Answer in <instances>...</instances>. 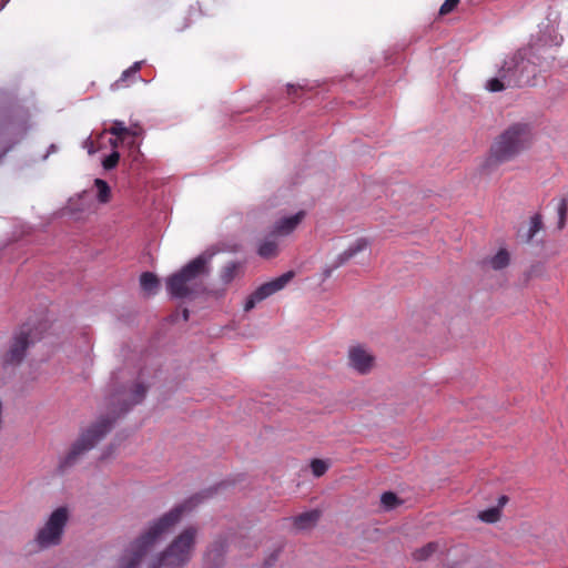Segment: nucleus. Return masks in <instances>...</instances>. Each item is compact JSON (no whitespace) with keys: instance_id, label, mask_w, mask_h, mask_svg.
Wrapping results in <instances>:
<instances>
[{"instance_id":"b1692460","label":"nucleus","mask_w":568,"mask_h":568,"mask_svg":"<svg viewBox=\"0 0 568 568\" xmlns=\"http://www.w3.org/2000/svg\"><path fill=\"white\" fill-rule=\"evenodd\" d=\"M439 548V544L437 541H430L427 545L416 549L413 552V558L417 561H423L428 559L433 554H435Z\"/></svg>"},{"instance_id":"393cba45","label":"nucleus","mask_w":568,"mask_h":568,"mask_svg":"<svg viewBox=\"0 0 568 568\" xmlns=\"http://www.w3.org/2000/svg\"><path fill=\"white\" fill-rule=\"evenodd\" d=\"M94 185L98 190L97 199L100 203H108L111 199V189L102 179H95Z\"/></svg>"},{"instance_id":"dca6fc26","label":"nucleus","mask_w":568,"mask_h":568,"mask_svg":"<svg viewBox=\"0 0 568 568\" xmlns=\"http://www.w3.org/2000/svg\"><path fill=\"white\" fill-rule=\"evenodd\" d=\"M226 539L223 537H219L210 545L205 554L206 561L214 566H220L223 561V557L226 552Z\"/></svg>"},{"instance_id":"20e7f679","label":"nucleus","mask_w":568,"mask_h":568,"mask_svg":"<svg viewBox=\"0 0 568 568\" xmlns=\"http://www.w3.org/2000/svg\"><path fill=\"white\" fill-rule=\"evenodd\" d=\"M213 254H200L179 272L165 281L166 291L172 298L193 300L206 292L203 278L211 272L210 262Z\"/></svg>"},{"instance_id":"7ed1b4c3","label":"nucleus","mask_w":568,"mask_h":568,"mask_svg":"<svg viewBox=\"0 0 568 568\" xmlns=\"http://www.w3.org/2000/svg\"><path fill=\"white\" fill-rule=\"evenodd\" d=\"M190 499L176 505L156 520L136 538L120 558L119 568H138L143 557L181 521L183 515L193 507Z\"/></svg>"},{"instance_id":"6ab92c4d","label":"nucleus","mask_w":568,"mask_h":568,"mask_svg":"<svg viewBox=\"0 0 568 568\" xmlns=\"http://www.w3.org/2000/svg\"><path fill=\"white\" fill-rule=\"evenodd\" d=\"M272 235L261 242L257 253L263 258H273L278 254V243Z\"/></svg>"},{"instance_id":"f704fd0d","label":"nucleus","mask_w":568,"mask_h":568,"mask_svg":"<svg viewBox=\"0 0 568 568\" xmlns=\"http://www.w3.org/2000/svg\"><path fill=\"white\" fill-rule=\"evenodd\" d=\"M142 134H143V129L140 124L134 123V124L128 126L126 139L128 138L135 139V138L141 136Z\"/></svg>"},{"instance_id":"c85d7f7f","label":"nucleus","mask_w":568,"mask_h":568,"mask_svg":"<svg viewBox=\"0 0 568 568\" xmlns=\"http://www.w3.org/2000/svg\"><path fill=\"white\" fill-rule=\"evenodd\" d=\"M369 246V241L366 237L357 239L352 245H349L345 252L348 256L354 257L356 254L363 252Z\"/></svg>"},{"instance_id":"2f4dec72","label":"nucleus","mask_w":568,"mask_h":568,"mask_svg":"<svg viewBox=\"0 0 568 568\" xmlns=\"http://www.w3.org/2000/svg\"><path fill=\"white\" fill-rule=\"evenodd\" d=\"M311 469H312V473L315 477H321L323 476L326 470L328 469V465L325 460L323 459H313L311 462Z\"/></svg>"},{"instance_id":"e433bc0d","label":"nucleus","mask_w":568,"mask_h":568,"mask_svg":"<svg viewBox=\"0 0 568 568\" xmlns=\"http://www.w3.org/2000/svg\"><path fill=\"white\" fill-rule=\"evenodd\" d=\"M508 503V497L503 495L498 498V505L496 507L499 508V511L501 513V508Z\"/></svg>"},{"instance_id":"a211bd4d","label":"nucleus","mask_w":568,"mask_h":568,"mask_svg":"<svg viewBox=\"0 0 568 568\" xmlns=\"http://www.w3.org/2000/svg\"><path fill=\"white\" fill-rule=\"evenodd\" d=\"M244 266L241 262H230L223 266L220 273V278L224 285H229L236 277L243 274Z\"/></svg>"},{"instance_id":"72a5a7b5","label":"nucleus","mask_w":568,"mask_h":568,"mask_svg":"<svg viewBox=\"0 0 568 568\" xmlns=\"http://www.w3.org/2000/svg\"><path fill=\"white\" fill-rule=\"evenodd\" d=\"M459 1L460 0H445V2L439 8V14L446 16L450 13L456 8Z\"/></svg>"},{"instance_id":"1a4fd4ad","label":"nucleus","mask_w":568,"mask_h":568,"mask_svg":"<svg viewBox=\"0 0 568 568\" xmlns=\"http://www.w3.org/2000/svg\"><path fill=\"white\" fill-rule=\"evenodd\" d=\"M69 520V510L62 506L57 508L48 518L44 526L38 531L36 541L41 549L58 546L62 540L64 527Z\"/></svg>"},{"instance_id":"4c0bfd02","label":"nucleus","mask_w":568,"mask_h":568,"mask_svg":"<svg viewBox=\"0 0 568 568\" xmlns=\"http://www.w3.org/2000/svg\"><path fill=\"white\" fill-rule=\"evenodd\" d=\"M298 89H302V85L287 84V93H288V95L295 94Z\"/></svg>"},{"instance_id":"aec40b11","label":"nucleus","mask_w":568,"mask_h":568,"mask_svg":"<svg viewBox=\"0 0 568 568\" xmlns=\"http://www.w3.org/2000/svg\"><path fill=\"white\" fill-rule=\"evenodd\" d=\"M485 263L495 271L504 270L510 263V254L506 248H499L498 252Z\"/></svg>"},{"instance_id":"f03ea898","label":"nucleus","mask_w":568,"mask_h":568,"mask_svg":"<svg viewBox=\"0 0 568 568\" xmlns=\"http://www.w3.org/2000/svg\"><path fill=\"white\" fill-rule=\"evenodd\" d=\"M562 37L555 34L551 43L539 38L528 48H523L514 54L507 57L501 67L503 78L507 80V84L515 87H524L531 84L538 68L549 67L555 60L552 54L554 48L559 47Z\"/></svg>"},{"instance_id":"423d86ee","label":"nucleus","mask_w":568,"mask_h":568,"mask_svg":"<svg viewBox=\"0 0 568 568\" xmlns=\"http://www.w3.org/2000/svg\"><path fill=\"white\" fill-rule=\"evenodd\" d=\"M199 529L185 527L148 568H183L193 556Z\"/></svg>"},{"instance_id":"2eb2a0df","label":"nucleus","mask_w":568,"mask_h":568,"mask_svg":"<svg viewBox=\"0 0 568 568\" xmlns=\"http://www.w3.org/2000/svg\"><path fill=\"white\" fill-rule=\"evenodd\" d=\"M321 518V511L317 509L308 510L292 517L293 526L297 531L310 530L316 526Z\"/></svg>"},{"instance_id":"6e6552de","label":"nucleus","mask_w":568,"mask_h":568,"mask_svg":"<svg viewBox=\"0 0 568 568\" xmlns=\"http://www.w3.org/2000/svg\"><path fill=\"white\" fill-rule=\"evenodd\" d=\"M69 520V510L62 506L57 508L48 518L44 526L38 531L36 541L41 549L58 546L62 540L64 527Z\"/></svg>"},{"instance_id":"f3484780","label":"nucleus","mask_w":568,"mask_h":568,"mask_svg":"<svg viewBox=\"0 0 568 568\" xmlns=\"http://www.w3.org/2000/svg\"><path fill=\"white\" fill-rule=\"evenodd\" d=\"M143 61L134 62L129 69L124 70L120 77L113 84L112 89H120L128 85V82H135L139 79V71L141 70Z\"/></svg>"},{"instance_id":"c9c22d12","label":"nucleus","mask_w":568,"mask_h":568,"mask_svg":"<svg viewBox=\"0 0 568 568\" xmlns=\"http://www.w3.org/2000/svg\"><path fill=\"white\" fill-rule=\"evenodd\" d=\"M352 257L344 251L337 255L336 260L333 262V268H338L348 262Z\"/></svg>"},{"instance_id":"a878e982","label":"nucleus","mask_w":568,"mask_h":568,"mask_svg":"<svg viewBox=\"0 0 568 568\" xmlns=\"http://www.w3.org/2000/svg\"><path fill=\"white\" fill-rule=\"evenodd\" d=\"M567 213H568V197L564 196L559 200L557 205V215H558V222H557V229L562 230L566 226L567 222Z\"/></svg>"},{"instance_id":"37998d69","label":"nucleus","mask_w":568,"mask_h":568,"mask_svg":"<svg viewBox=\"0 0 568 568\" xmlns=\"http://www.w3.org/2000/svg\"><path fill=\"white\" fill-rule=\"evenodd\" d=\"M189 317H190L189 310L187 308H183V311H182V318H183V321L186 322L189 320Z\"/></svg>"},{"instance_id":"a19ab883","label":"nucleus","mask_w":568,"mask_h":568,"mask_svg":"<svg viewBox=\"0 0 568 568\" xmlns=\"http://www.w3.org/2000/svg\"><path fill=\"white\" fill-rule=\"evenodd\" d=\"M123 141H121V139L116 138L115 139H111L110 140V144L112 145L113 149H116L119 148L120 143H122Z\"/></svg>"},{"instance_id":"cd10ccee","label":"nucleus","mask_w":568,"mask_h":568,"mask_svg":"<svg viewBox=\"0 0 568 568\" xmlns=\"http://www.w3.org/2000/svg\"><path fill=\"white\" fill-rule=\"evenodd\" d=\"M501 513L498 507H491L478 514V518L488 524H494L500 519Z\"/></svg>"},{"instance_id":"9d476101","label":"nucleus","mask_w":568,"mask_h":568,"mask_svg":"<svg viewBox=\"0 0 568 568\" xmlns=\"http://www.w3.org/2000/svg\"><path fill=\"white\" fill-rule=\"evenodd\" d=\"M32 333L31 325L24 324L13 334L7 351L1 355L2 367L18 366L22 363L28 348L34 343Z\"/></svg>"},{"instance_id":"f257e3e1","label":"nucleus","mask_w":568,"mask_h":568,"mask_svg":"<svg viewBox=\"0 0 568 568\" xmlns=\"http://www.w3.org/2000/svg\"><path fill=\"white\" fill-rule=\"evenodd\" d=\"M146 395V387L142 383H135L131 389L130 399L116 407L115 402L119 395H113L110 399L111 408L105 415H100L80 437L72 444L65 457L60 462L59 468L64 470L73 466L81 456L91 450L106 434L112 429L116 419L125 414L132 406L140 404Z\"/></svg>"},{"instance_id":"4be33fe9","label":"nucleus","mask_w":568,"mask_h":568,"mask_svg":"<svg viewBox=\"0 0 568 568\" xmlns=\"http://www.w3.org/2000/svg\"><path fill=\"white\" fill-rule=\"evenodd\" d=\"M544 229L542 215L540 213L534 214L529 220V229L525 235V242L530 243L536 234Z\"/></svg>"},{"instance_id":"5701e85b","label":"nucleus","mask_w":568,"mask_h":568,"mask_svg":"<svg viewBox=\"0 0 568 568\" xmlns=\"http://www.w3.org/2000/svg\"><path fill=\"white\" fill-rule=\"evenodd\" d=\"M506 88H514L513 85L507 84V80L503 78V72L499 69L498 75L495 78H490L487 80L485 84V89L489 92H500L505 90Z\"/></svg>"},{"instance_id":"bb28decb","label":"nucleus","mask_w":568,"mask_h":568,"mask_svg":"<svg viewBox=\"0 0 568 568\" xmlns=\"http://www.w3.org/2000/svg\"><path fill=\"white\" fill-rule=\"evenodd\" d=\"M110 134L121 139V141L126 140L128 126L123 121L114 120L110 129L106 130Z\"/></svg>"},{"instance_id":"ea45409f","label":"nucleus","mask_w":568,"mask_h":568,"mask_svg":"<svg viewBox=\"0 0 568 568\" xmlns=\"http://www.w3.org/2000/svg\"><path fill=\"white\" fill-rule=\"evenodd\" d=\"M85 146L88 148V152H89L90 154H92V153H94V152H95V150H94V148H93V142H92L90 139H88V140L85 141Z\"/></svg>"},{"instance_id":"412c9836","label":"nucleus","mask_w":568,"mask_h":568,"mask_svg":"<svg viewBox=\"0 0 568 568\" xmlns=\"http://www.w3.org/2000/svg\"><path fill=\"white\" fill-rule=\"evenodd\" d=\"M140 285L148 295H154L160 286L159 278L151 272H144L140 276Z\"/></svg>"},{"instance_id":"4468645a","label":"nucleus","mask_w":568,"mask_h":568,"mask_svg":"<svg viewBox=\"0 0 568 568\" xmlns=\"http://www.w3.org/2000/svg\"><path fill=\"white\" fill-rule=\"evenodd\" d=\"M305 217L304 211H298L294 215L280 219L273 226L272 235L286 236L291 234Z\"/></svg>"},{"instance_id":"473e14b6","label":"nucleus","mask_w":568,"mask_h":568,"mask_svg":"<svg viewBox=\"0 0 568 568\" xmlns=\"http://www.w3.org/2000/svg\"><path fill=\"white\" fill-rule=\"evenodd\" d=\"M119 160H120V153L114 150L111 154H109L108 156H105L103 159L102 166L105 170H112L118 165Z\"/></svg>"},{"instance_id":"58836bf2","label":"nucleus","mask_w":568,"mask_h":568,"mask_svg":"<svg viewBox=\"0 0 568 568\" xmlns=\"http://www.w3.org/2000/svg\"><path fill=\"white\" fill-rule=\"evenodd\" d=\"M58 150V146L55 144H51L49 148H48V152L44 154L43 159H48V156L52 153H55Z\"/></svg>"},{"instance_id":"9b49d317","label":"nucleus","mask_w":568,"mask_h":568,"mask_svg":"<svg viewBox=\"0 0 568 568\" xmlns=\"http://www.w3.org/2000/svg\"><path fill=\"white\" fill-rule=\"evenodd\" d=\"M294 277V272L288 271L281 276L262 284L258 286L245 301L244 311H252L257 303L264 301L268 296L275 294L276 292L283 290L286 284Z\"/></svg>"},{"instance_id":"39448f33","label":"nucleus","mask_w":568,"mask_h":568,"mask_svg":"<svg viewBox=\"0 0 568 568\" xmlns=\"http://www.w3.org/2000/svg\"><path fill=\"white\" fill-rule=\"evenodd\" d=\"M532 140L530 126L526 123H514L504 130L493 142L487 166H497L509 162L529 148Z\"/></svg>"},{"instance_id":"c756f323","label":"nucleus","mask_w":568,"mask_h":568,"mask_svg":"<svg viewBox=\"0 0 568 568\" xmlns=\"http://www.w3.org/2000/svg\"><path fill=\"white\" fill-rule=\"evenodd\" d=\"M546 274V267L542 263L538 262L532 265L525 272L524 276L526 281H530L537 277H544Z\"/></svg>"},{"instance_id":"7c9ffc66","label":"nucleus","mask_w":568,"mask_h":568,"mask_svg":"<svg viewBox=\"0 0 568 568\" xmlns=\"http://www.w3.org/2000/svg\"><path fill=\"white\" fill-rule=\"evenodd\" d=\"M381 504L384 507V509L390 510L400 505L402 500H399L394 493L386 491L381 497Z\"/></svg>"},{"instance_id":"f8f14e48","label":"nucleus","mask_w":568,"mask_h":568,"mask_svg":"<svg viewBox=\"0 0 568 568\" xmlns=\"http://www.w3.org/2000/svg\"><path fill=\"white\" fill-rule=\"evenodd\" d=\"M24 133L26 126L23 123L11 120L0 122V144L2 146L0 159L13 148Z\"/></svg>"},{"instance_id":"79ce46f5","label":"nucleus","mask_w":568,"mask_h":568,"mask_svg":"<svg viewBox=\"0 0 568 568\" xmlns=\"http://www.w3.org/2000/svg\"><path fill=\"white\" fill-rule=\"evenodd\" d=\"M334 270H335V268H333V264H332V265H329V266H327V267L324 270V272H323L324 277H325V278H328V277L332 275V272H333Z\"/></svg>"},{"instance_id":"ddd939ff","label":"nucleus","mask_w":568,"mask_h":568,"mask_svg":"<svg viewBox=\"0 0 568 568\" xmlns=\"http://www.w3.org/2000/svg\"><path fill=\"white\" fill-rule=\"evenodd\" d=\"M374 356L363 346H353L348 351V364L358 374H368L374 366Z\"/></svg>"},{"instance_id":"0eeeda50","label":"nucleus","mask_w":568,"mask_h":568,"mask_svg":"<svg viewBox=\"0 0 568 568\" xmlns=\"http://www.w3.org/2000/svg\"><path fill=\"white\" fill-rule=\"evenodd\" d=\"M69 520V510L62 506L57 508L48 518L44 526L38 531L36 541L41 549L58 546L62 540L64 527Z\"/></svg>"}]
</instances>
